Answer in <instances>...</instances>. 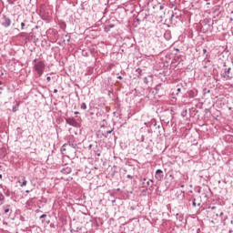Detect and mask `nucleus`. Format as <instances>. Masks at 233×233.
<instances>
[{"instance_id":"17","label":"nucleus","mask_w":233,"mask_h":233,"mask_svg":"<svg viewBox=\"0 0 233 233\" xmlns=\"http://www.w3.org/2000/svg\"><path fill=\"white\" fill-rule=\"evenodd\" d=\"M21 30H25V23L24 22L21 23Z\"/></svg>"},{"instance_id":"14","label":"nucleus","mask_w":233,"mask_h":233,"mask_svg":"<svg viewBox=\"0 0 233 233\" xmlns=\"http://www.w3.org/2000/svg\"><path fill=\"white\" fill-rule=\"evenodd\" d=\"M66 147H68V144H64L62 147V152H65L66 150Z\"/></svg>"},{"instance_id":"44","label":"nucleus","mask_w":233,"mask_h":233,"mask_svg":"<svg viewBox=\"0 0 233 233\" xmlns=\"http://www.w3.org/2000/svg\"><path fill=\"white\" fill-rule=\"evenodd\" d=\"M25 192H27V193H28L29 191H28V190H26Z\"/></svg>"},{"instance_id":"15","label":"nucleus","mask_w":233,"mask_h":233,"mask_svg":"<svg viewBox=\"0 0 233 233\" xmlns=\"http://www.w3.org/2000/svg\"><path fill=\"white\" fill-rule=\"evenodd\" d=\"M104 31L106 32V33L110 32V27H109L108 25L106 26V27L104 28Z\"/></svg>"},{"instance_id":"5","label":"nucleus","mask_w":233,"mask_h":233,"mask_svg":"<svg viewBox=\"0 0 233 233\" xmlns=\"http://www.w3.org/2000/svg\"><path fill=\"white\" fill-rule=\"evenodd\" d=\"M232 70V68L228 67V69H225V76H223L224 79H226V81H230V79H232V76H230V71Z\"/></svg>"},{"instance_id":"8","label":"nucleus","mask_w":233,"mask_h":233,"mask_svg":"<svg viewBox=\"0 0 233 233\" xmlns=\"http://www.w3.org/2000/svg\"><path fill=\"white\" fill-rule=\"evenodd\" d=\"M18 183L20 187H26V179L25 177H21V178L18 179Z\"/></svg>"},{"instance_id":"22","label":"nucleus","mask_w":233,"mask_h":233,"mask_svg":"<svg viewBox=\"0 0 233 233\" xmlns=\"http://www.w3.org/2000/svg\"><path fill=\"white\" fill-rule=\"evenodd\" d=\"M144 83H148V80L147 77L144 78Z\"/></svg>"},{"instance_id":"23","label":"nucleus","mask_w":233,"mask_h":233,"mask_svg":"<svg viewBox=\"0 0 233 233\" xmlns=\"http://www.w3.org/2000/svg\"><path fill=\"white\" fill-rule=\"evenodd\" d=\"M137 72H138V74H140V72H142V71H141V68H137Z\"/></svg>"},{"instance_id":"41","label":"nucleus","mask_w":233,"mask_h":233,"mask_svg":"<svg viewBox=\"0 0 233 233\" xmlns=\"http://www.w3.org/2000/svg\"><path fill=\"white\" fill-rule=\"evenodd\" d=\"M97 156L99 157V156H101V154L98 153Z\"/></svg>"},{"instance_id":"11","label":"nucleus","mask_w":233,"mask_h":233,"mask_svg":"<svg viewBox=\"0 0 233 233\" xmlns=\"http://www.w3.org/2000/svg\"><path fill=\"white\" fill-rule=\"evenodd\" d=\"M80 108L82 110H86V103H82L81 106H80Z\"/></svg>"},{"instance_id":"1","label":"nucleus","mask_w":233,"mask_h":233,"mask_svg":"<svg viewBox=\"0 0 233 233\" xmlns=\"http://www.w3.org/2000/svg\"><path fill=\"white\" fill-rule=\"evenodd\" d=\"M223 216V211H221L218 207H212L208 208V216L209 218H212L213 219H216L218 216Z\"/></svg>"},{"instance_id":"18","label":"nucleus","mask_w":233,"mask_h":233,"mask_svg":"<svg viewBox=\"0 0 233 233\" xmlns=\"http://www.w3.org/2000/svg\"><path fill=\"white\" fill-rule=\"evenodd\" d=\"M46 81H47L48 83H50V81H52V78H51L50 76H47V77H46Z\"/></svg>"},{"instance_id":"20","label":"nucleus","mask_w":233,"mask_h":233,"mask_svg":"<svg viewBox=\"0 0 233 233\" xmlns=\"http://www.w3.org/2000/svg\"><path fill=\"white\" fill-rule=\"evenodd\" d=\"M8 212H10V209H9V208H5V214H8Z\"/></svg>"},{"instance_id":"33","label":"nucleus","mask_w":233,"mask_h":233,"mask_svg":"<svg viewBox=\"0 0 233 233\" xmlns=\"http://www.w3.org/2000/svg\"><path fill=\"white\" fill-rule=\"evenodd\" d=\"M177 92H181V88H177Z\"/></svg>"},{"instance_id":"42","label":"nucleus","mask_w":233,"mask_h":233,"mask_svg":"<svg viewBox=\"0 0 233 233\" xmlns=\"http://www.w3.org/2000/svg\"><path fill=\"white\" fill-rule=\"evenodd\" d=\"M4 224L8 225V223H6V222H5V223H4Z\"/></svg>"},{"instance_id":"7","label":"nucleus","mask_w":233,"mask_h":233,"mask_svg":"<svg viewBox=\"0 0 233 233\" xmlns=\"http://www.w3.org/2000/svg\"><path fill=\"white\" fill-rule=\"evenodd\" d=\"M164 37L165 39H167V41H170V39H172V33L170 32V30H167L164 33Z\"/></svg>"},{"instance_id":"9","label":"nucleus","mask_w":233,"mask_h":233,"mask_svg":"<svg viewBox=\"0 0 233 233\" xmlns=\"http://www.w3.org/2000/svg\"><path fill=\"white\" fill-rule=\"evenodd\" d=\"M188 97H190L191 99H194V97H196V92H194L193 90H190L187 92Z\"/></svg>"},{"instance_id":"39","label":"nucleus","mask_w":233,"mask_h":233,"mask_svg":"<svg viewBox=\"0 0 233 233\" xmlns=\"http://www.w3.org/2000/svg\"><path fill=\"white\" fill-rule=\"evenodd\" d=\"M207 5H210V3H209V2H208V3H207Z\"/></svg>"},{"instance_id":"29","label":"nucleus","mask_w":233,"mask_h":233,"mask_svg":"<svg viewBox=\"0 0 233 233\" xmlns=\"http://www.w3.org/2000/svg\"><path fill=\"white\" fill-rule=\"evenodd\" d=\"M46 218V215H42L40 218Z\"/></svg>"},{"instance_id":"28","label":"nucleus","mask_w":233,"mask_h":233,"mask_svg":"<svg viewBox=\"0 0 233 233\" xmlns=\"http://www.w3.org/2000/svg\"><path fill=\"white\" fill-rule=\"evenodd\" d=\"M117 79H123V76H117Z\"/></svg>"},{"instance_id":"3","label":"nucleus","mask_w":233,"mask_h":233,"mask_svg":"<svg viewBox=\"0 0 233 233\" xmlns=\"http://www.w3.org/2000/svg\"><path fill=\"white\" fill-rule=\"evenodd\" d=\"M2 21V26H4L5 28H8V26L12 25V20L6 15L3 16Z\"/></svg>"},{"instance_id":"21","label":"nucleus","mask_w":233,"mask_h":233,"mask_svg":"<svg viewBox=\"0 0 233 233\" xmlns=\"http://www.w3.org/2000/svg\"><path fill=\"white\" fill-rule=\"evenodd\" d=\"M208 112H210V109L206 108V109H205V113H206V114H208Z\"/></svg>"},{"instance_id":"32","label":"nucleus","mask_w":233,"mask_h":233,"mask_svg":"<svg viewBox=\"0 0 233 233\" xmlns=\"http://www.w3.org/2000/svg\"><path fill=\"white\" fill-rule=\"evenodd\" d=\"M193 206L196 207V201H193Z\"/></svg>"},{"instance_id":"4","label":"nucleus","mask_w":233,"mask_h":233,"mask_svg":"<svg viewBox=\"0 0 233 233\" xmlns=\"http://www.w3.org/2000/svg\"><path fill=\"white\" fill-rule=\"evenodd\" d=\"M66 123H67V125H70V127H75V128H77L79 127V123H77V121H76V119L72 117L66 118Z\"/></svg>"},{"instance_id":"38","label":"nucleus","mask_w":233,"mask_h":233,"mask_svg":"<svg viewBox=\"0 0 233 233\" xmlns=\"http://www.w3.org/2000/svg\"><path fill=\"white\" fill-rule=\"evenodd\" d=\"M147 185H150V181H147Z\"/></svg>"},{"instance_id":"40","label":"nucleus","mask_w":233,"mask_h":233,"mask_svg":"<svg viewBox=\"0 0 233 233\" xmlns=\"http://www.w3.org/2000/svg\"><path fill=\"white\" fill-rule=\"evenodd\" d=\"M0 85H3V82L0 81Z\"/></svg>"},{"instance_id":"25","label":"nucleus","mask_w":233,"mask_h":233,"mask_svg":"<svg viewBox=\"0 0 233 233\" xmlns=\"http://www.w3.org/2000/svg\"><path fill=\"white\" fill-rule=\"evenodd\" d=\"M163 8H165V6L159 5V9H160V10H163Z\"/></svg>"},{"instance_id":"30","label":"nucleus","mask_w":233,"mask_h":233,"mask_svg":"<svg viewBox=\"0 0 233 233\" xmlns=\"http://www.w3.org/2000/svg\"><path fill=\"white\" fill-rule=\"evenodd\" d=\"M54 94H57V89H54Z\"/></svg>"},{"instance_id":"26","label":"nucleus","mask_w":233,"mask_h":233,"mask_svg":"<svg viewBox=\"0 0 233 233\" xmlns=\"http://www.w3.org/2000/svg\"><path fill=\"white\" fill-rule=\"evenodd\" d=\"M3 94V87H0V96Z\"/></svg>"},{"instance_id":"12","label":"nucleus","mask_w":233,"mask_h":233,"mask_svg":"<svg viewBox=\"0 0 233 233\" xmlns=\"http://www.w3.org/2000/svg\"><path fill=\"white\" fill-rule=\"evenodd\" d=\"M173 20H174V12H171L169 23H172Z\"/></svg>"},{"instance_id":"31","label":"nucleus","mask_w":233,"mask_h":233,"mask_svg":"<svg viewBox=\"0 0 233 233\" xmlns=\"http://www.w3.org/2000/svg\"><path fill=\"white\" fill-rule=\"evenodd\" d=\"M203 53H204V54H207V49H203Z\"/></svg>"},{"instance_id":"19","label":"nucleus","mask_w":233,"mask_h":233,"mask_svg":"<svg viewBox=\"0 0 233 233\" xmlns=\"http://www.w3.org/2000/svg\"><path fill=\"white\" fill-rule=\"evenodd\" d=\"M107 26H108L109 29H110V28H114L115 25H114V24H110V25H108Z\"/></svg>"},{"instance_id":"37","label":"nucleus","mask_w":233,"mask_h":233,"mask_svg":"<svg viewBox=\"0 0 233 233\" xmlns=\"http://www.w3.org/2000/svg\"><path fill=\"white\" fill-rule=\"evenodd\" d=\"M36 61H37V59H35V60H34V63H35Z\"/></svg>"},{"instance_id":"34","label":"nucleus","mask_w":233,"mask_h":233,"mask_svg":"<svg viewBox=\"0 0 233 233\" xmlns=\"http://www.w3.org/2000/svg\"><path fill=\"white\" fill-rule=\"evenodd\" d=\"M154 0H148V3H152Z\"/></svg>"},{"instance_id":"13","label":"nucleus","mask_w":233,"mask_h":233,"mask_svg":"<svg viewBox=\"0 0 233 233\" xmlns=\"http://www.w3.org/2000/svg\"><path fill=\"white\" fill-rule=\"evenodd\" d=\"M0 201H1V204H3V201H5V196L0 193Z\"/></svg>"},{"instance_id":"2","label":"nucleus","mask_w":233,"mask_h":233,"mask_svg":"<svg viewBox=\"0 0 233 233\" xmlns=\"http://www.w3.org/2000/svg\"><path fill=\"white\" fill-rule=\"evenodd\" d=\"M45 62L43 61H38L37 63L35 64L34 69L35 70L36 74L41 76L43 74H45Z\"/></svg>"},{"instance_id":"16","label":"nucleus","mask_w":233,"mask_h":233,"mask_svg":"<svg viewBox=\"0 0 233 233\" xmlns=\"http://www.w3.org/2000/svg\"><path fill=\"white\" fill-rule=\"evenodd\" d=\"M156 174H157H157H163V170L157 169V170L156 171Z\"/></svg>"},{"instance_id":"10","label":"nucleus","mask_w":233,"mask_h":233,"mask_svg":"<svg viewBox=\"0 0 233 233\" xmlns=\"http://www.w3.org/2000/svg\"><path fill=\"white\" fill-rule=\"evenodd\" d=\"M67 147H71V148H77V144H67Z\"/></svg>"},{"instance_id":"27","label":"nucleus","mask_w":233,"mask_h":233,"mask_svg":"<svg viewBox=\"0 0 233 233\" xmlns=\"http://www.w3.org/2000/svg\"><path fill=\"white\" fill-rule=\"evenodd\" d=\"M111 132H113V129L106 131V134H110Z\"/></svg>"},{"instance_id":"6","label":"nucleus","mask_w":233,"mask_h":233,"mask_svg":"<svg viewBox=\"0 0 233 233\" xmlns=\"http://www.w3.org/2000/svg\"><path fill=\"white\" fill-rule=\"evenodd\" d=\"M60 172H61V174H64V175L70 174V172H72V167L64 166L62 167V169L60 170Z\"/></svg>"},{"instance_id":"36","label":"nucleus","mask_w":233,"mask_h":233,"mask_svg":"<svg viewBox=\"0 0 233 233\" xmlns=\"http://www.w3.org/2000/svg\"><path fill=\"white\" fill-rule=\"evenodd\" d=\"M67 41H68V43H69V41H70V36H68V39H67Z\"/></svg>"},{"instance_id":"43","label":"nucleus","mask_w":233,"mask_h":233,"mask_svg":"<svg viewBox=\"0 0 233 233\" xmlns=\"http://www.w3.org/2000/svg\"><path fill=\"white\" fill-rule=\"evenodd\" d=\"M3 177L2 176H0V179L2 178Z\"/></svg>"},{"instance_id":"35","label":"nucleus","mask_w":233,"mask_h":233,"mask_svg":"<svg viewBox=\"0 0 233 233\" xmlns=\"http://www.w3.org/2000/svg\"><path fill=\"white\" fill-rule=\"evenodd\" d=\"M77 114H79V112L76 111V112H75V115H77Z\"/></svg>"},{"instance_id":"24","label":"nucleus","mask_w":233,"mask_h":233,"mask_svg":"<svg viewBox=\"0 0 233 233\" xmlns=\"http://www.w3.org/2000/svg\"><path fill=\"white\" fill-rule=\"evenodd\" d=\"M13 112H17V108L16 107H13Z\"/></svg>"}]
</instances>
